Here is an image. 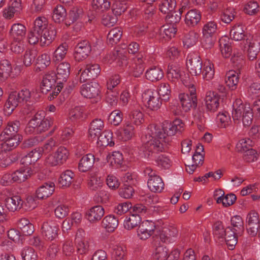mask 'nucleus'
<instances>
[{
  "instance_id": "obj_41",
  "label": "nucleus",
  "mask_w": 260,
  "mask_h": 260,
  "mask_svg": "<svg viewBox=\"0 0 260 260\" xmlns=\"http://www.w3.org/2000/svg\"><path fill=\"white\" fill-rule=\"evenodd\" d=\"M239 77L235 71L231 70L226 73L225 77V83L227 86L232 90L236 88L239 82Z\"/></svg>"
},
{
  "instance_id": "obj_24",
  "label": "nucleus",
  "mask_w": 260,
  "mask_h": 260,
  "mask_svg": "<svg viewBox=\"0 0 260 260\" xmlns=\"http://www.w3.org/2000/svg\"><path fill=\"white\" fill-rule=\"evenodd\" d=\"M246 28L242 24L238 23L234 25L230 31V37L232 40L236 41H244L247 38Z\"/></svg>"
},
{
  "instance_id": "obj_30",
  "label": "nucleus",
  "mask_w": 260,
  "mask_h": 260,
  "mask_svg": "<svg viewBox=\"0 0 260 260\" xmlns=\"http://www.w3.org/2000/svg\"><path fill=\"white\" fill-rule=\"evenodd\" d=\"M105 213L104 209L102 206L97 205L91 207L86 213V217L90 222H94L100 220Z\"/></svg>"
},
{
  "instance_id": "obj_28",
  "label": "nucleus",
  "mask_w": 260,
  "mask_h": 260,
  "mask_svg": "<svg viewBox=\"0 0 260 260\" xmlns=\"http://www.w3.org/2000/svg\"><path fill=\"white\" fill-rule=\"evenodd\" d=\"M95 158L93 154L88 153L83 156L78 164V169L82 172L90 170L93 166Z\"/></svg>"
},
{
  "instance_id": "obj_54",
  "label": "nucleus",
  "mask_w": 260,
  "mask_h": 260,
  "mask_svg": "<svg viewBox=\"0 0 260 260\" xmlns=\"http://www.w3.org/2000/svg\"><path fill=\"white\" fill-rule=\"evenodd\" d=\"M104 184L103 179L96 175L91 176L88 182V186L92 190H97L101 188Z\"/></svg>"
},
{
  "instance_id": "obj_16",
  "label": "nucleus",
  "mask_w": 260,
  "mask_h": 260,
  "mask_svg": "<svg viewBox=\"0 0 260 260\" xmlns=\"http://www.w3.org/2000/svg\"><path fill=\"white\" fill-rule=\"evenodd\" d=\"M245 48L247 46V52L249 60H253L256 58L260 51V42L253 38H247L244 42Z\"/></svg>"
},
{
  "instance_id": "obj_63",
  "label": "nucleus",
  "mask_w": 260,
  "mask_h": 260,
  "mask_svg": "<svg viewBox=\"0 0 260 260\" xmlns=\"http://www.w3.org/2000/svg\"><path fill=\"white\" fill-rule=\"evenodd\" d=\"M55 154L57 159L60 165H62L68 159L69 156V151L64 147H59L55 151Z\"/></svg>"
},
{
  "instance_id": "obj_29",
  "label": "nucleus",
  "mask_w": 260,
  "mask_h": 260,
  "mask_svg": "<svg viewBox=\"0 0 260 260\" xmlns=\"http://www.w3.org/2000/svg\"><path fill=\"white\" fill-rule=\"evenodd\" d=\"M98 138L97 144L100 146L110 147L114 145V142L113 140V133L109 130H106L100 133L96 137Z\"/></svg>"
},
{
  "instance_id": "obj_55",
  "label": "nucleus",
  "mask_w": 260,
  "mask_h": 260,
  "mask_svg": "<svg viewBox=\"0 0 260 260\" xmlns=\"http://www.w3.org/2000/svg\"><path fill=\"white\" fill-rule=\"evenodd\" d=\"M13 174L14 181L18 183L25 181L31 175L29 170L22 169L17 170Z\"/></svg>"
},
{
  "instance_id": "obj_45",
  "label": "nucleus",
  "mask_w": 260,
  "mask_h": 260,
  "mask_svg": "<svg viewBox=\"0 0 260 260\" xmlns=\"http://www.w3.org/2000/svg\"><path fill=\"white\" fill-rule=\"evenodd\" d=\"M68 49V45L66 43L60 45L54 52L53 60L55 62L62 60L66 56Z\"/></svg>"
},
{
  "instance_id": "obj_35",
  "label": "nucleus",
  "mask_w": 260,
  "mask_h": 260,
  "mask_svg": "<svg viewBox=\"0 0 260 260\" xmlns=\"http://www.w3.org/2000/svg\"><path fill=\"white\" fill-rule=\"evenodd\" d=\"M147 185L149 189L154 192H161L164 188V183L159 176L148 179Z\"/></svg>"
},
{
  "instance_id": "obj_15",
  "label": "nucleus",
  "mask_w": 260,
  "mask_h": 260,
  "mask_svg": "<svg viewBox=\"0 0 260 260\" xmlns=\"http://www.w3.org/2000/svg\"><path fill=\"white\" fill-rule=\"evenodd\" d=\"M84 16V11L82 7H73L67 13L65 20V25L69 27L71 24L81 21Z\"/></svg>"
},
{
  "instance_id": "obj_64",
  "label": "nucleus",
  "mask_w": 260,
  "mask_h": 260,
  "mask_svg": "<svg viewBox=\"0 0 260 260\" xmlns=\"http://www.w3.org/2000/svg\"><path fill=\"white\" fill-rule=\"evenodd\" d=\"M37 56V52L35 50H26L24 56L23 63L26 67H28L31 66Z\"/></svg>"
},
{
  "instance_id": "obj_3",
  "label": "nucleus",
  "mask_w": 260,
  "mask_h": 260,
  "mask_svg": "<svg viewBox=\"0 0 260 260\" xmlns=\"http://www.w3.org/2000/svg\"><path fill=\"white\" fill-rule=\"evenodd\" d=\"M52 124L51 119L45 117L44 112H38L28 121L25 132L27 134H41L47 131Z\"/></svg>"
},
{
  "instance_id": "obj_49",
  "label": "nucleus",
  "mask_w": 260,
  "mask_h": 260,
  "mask_svg": "<svg viewBox=\"0 0 260 260\" xmlns=\"http://www.w3.org/2000/svg\"><path fill=\"white\" fill-rule=\"evenodd\" d=\"M231 224L234 228V230L238 234L241 235L244 232V223L242 217L239 215H235L231 218Z\"/></svg>"
},
{
  "instance_id": "obj_7",
  "label": "nucleus",
  "mask_w": 260,
  "mask_h": 260,
  "mask_svg": "<svg viewBox=\"0 0 260 260\" xmlns=\"http://www.w3.org/2000/svg\"><path fill=\"white\" fill-rule=\"evenodd\" d=\"M91 51V44L88 40L80 41L76 45L74 57L76 62H79L85 59Z\"/></svg>"
},
{
  "instance_id": "obj_36",
  "label": "nucleus",
  "mask_w": 260,
  "mask_h": 260,
  "mask_svg": "<svg viewBox=\"0 0 260 260\" xmlns=\"http://www.w3.org/2000/svg\"><path fill=\"white\" fill-rule=\"evenodd\" d=\"M118 219L114 215H109L104 217L102 225L109 232H113L118 225Z\"/></svg>"
},
{
  "instance_id": "obj_14",
  "label": "nucleus",
  "mask_w": 260,
  "mask_h": 260,
  "mask_svg": "<svg viewBox=\"0 0 260 260\" xmlns=\"http://www.w3.org/2000/svg\"><path fill=\"white\" fill-rule=\"evenodd\" d=\"M101 69L99 64L96 63L87 64L86 69L81 74L80 82L95 79L99 75Z\"/></svg>"
},
{
  "instance_id": "obj_33",
  "label": "nucleus",
  "mask_w": 260,
  "mask_h": 260,
  "mask_svg": "<svg viewBox=\"0 0 260 260\" xmlns=\"http://www.w3.org/2000/svg\"><path fill=\"white\" fill-rule=\"evenodd\" d=\"M141 217L139 214L132 213L127 216L124 221V227L127 230H131L137 226H139L141 222Z\"/></svg>"
},
{
  "instance_id": "obj_52",
  "label": "nucleus",
  "mask_w": 260,
  "mask_h": 260,
  "mask_svg": "<svg viewBox=\"0 0 260 260\" xmlns=\"http://www.w3.org/2000/svg\"><path fill=\"white\" fill-rule=\"evenodd\" d=\"M220 51L223 56L225 57H229L232 51V48L231 43L225 38H221L219 41Z\"/></svg>"
},
{
  "instance_id": "obj_43",
  "label": "nucleus",
  "mask_w": 260,
  "mask_h": 260,
  "mask_svg": "<svg viewBox=\"0 0 260 260\" xmlns=\"http://www.w3.org/2000/svg\"><path fill=\"white\" fill-rule=\"evenodd\" d=\"M12 72V67L9 61L3 60L0 62V81L6 80Z\"/></svg>"
},
{
  "instance_id": "obj_56",
  "label": "nucleus",
  "mask_w": 260,
  "mask_h": 260,
  "mask_svg": "<svg viewBox=\"0 0 260 260\" xmlns=\"http://www.w3.org/2000/svg\"><path fill=\"white\" fill-rule=\"evenodd\" d=\"M118 18L112 13L104 14L102 18L101 22L105 26L110 27L113 26L117 22Z\"/></svg>"
},
{
  "instance_id": "obj_40",
  "label": "nucleus",
  "mask_w": 260,
  "mask_h": 260,
  "mask_svg": "<svg viewBox=\"0 0 260 260\" xmlns=\"http://www.w3.org/2000/svg\"><path fill=\"white\" fill-rule=\"evenodd\" d=\"M19 136H13L9 137L8 138H6L5 140H1L4 142L1 144L3 149L7 151L16 148L19 145Z\"/></svg>"
},
{
  "instance_id": "obj_34",
  "label": "nucleus",
  "mask_w": 260,
  "mask_h": 260,
  "mask_svg": "<svg viewBox=\"0 0 260 260\" xmlns=\"http://www.w3.org/2000/svg\"><path fill=\"white\" fill-rule=\"evenodd\" d=\"M75 173L70 170H66L60 175L58 183L62 187H69L74 180Z\"/></svg>"
},
{
  "instance_id": "obj_17",
  "label": "nucleus",
  "mask_w": 260,
  "mask_h": 260,
  "mask_svg": "<svg viewBox=\"0 0 260 260\" xmlns=\"http://www.w3.org/2000/svg\"><path fill=\"white\" fill-rule=\"evenodd\" d=\"M219 100L220 98L215 92H208L204 99L206 110L210 113L216 112L219 106Z\"/></svg>"
},
{
  "instance_id": "obj_53",
  "label": "nucleus",
  "mask_w": 260,
  "mask_h": 260,
  "mask_svg": "<svg viewBox=\"0 0 260 260\" xmlns=\"http://www.w3.org/2000/svg\"><path fill=\"white\" fill-rule=\"evenodd\" d=\"M169 250L164 245L157 246L153 254V260H166Z\"/></svg>"
},
{
  "instance_id": "obj_59",
  "label": "nucleus",
  "mask_w": 260,
  "mask_h": 260,
  "mask_svg": "<svg viewBox=\"0 0 260 260\" xmlns=\"http://www.w3.org/2000/svg\"><path fill=\"white\" fill-rule=\"evenodd\" d=\"M182 11L180 9L178 11L174 10L166 16V19L171 25H175L178 23L181 18Z\"/></svg>"
},
{
  "instance_id": "obj_58",
  "label": "nucleus",
  "mask_w": 260,
  "mask_h": 260,
  "mask_svg": "<svg viewBox=\"0 0 260 260\" xmlns=\"http://www.w3.org/2000/svg\"><path fill=\"white\" fill-rule=\"evenodd\" d=\"M92 7L95 10L104 11L111 7V3L108 0H92Z\"/></svg>"
},
{
  "instance_id": "obj_13",
  "label": "nucleus",
  "mask_w": 260,
  "mask_h": 260,
  "mask_svg": "<svg viewBox=\"0 0 260 260\" xmlns=\"http://www.w3.org/2000/svg\"><path fill=\"white\" fill-rule=\"evenodd\" d=\"M55 78V73L54 72H48L43 76L41 85V91L42 93L46 94L54 89L52 93L55 88L57 89V80Z\"/></svg>"
},
{
  "instance_id": "obj_19",
  "label": "nucleus",
  "mask_w": 260,
  "mask_h": 260,
  "mask_svg": "<svg viewBox=\"0 0 260 260\" xmlns=\"http://www.w3.org/2000/svg\"><path fill=\"white\" fill-rule=\"evenodd\" d=\"M248 108H250L249 104H244L241 99H236L233 104L232 117L234 120H241Z\"/></svg>"
},
{
  "instance_id": "obj_22",
  "label": "nucleus",
  "mask_w": 260,
  "mask_h": 260,
  "mask_svg": "<svg viewBox=\"0 0 260 260\" xmlns=\"http://www.w3.org/2000/svg\"><path fill=\"white\" fill-rule=\"evenodd\" d=\"M5 202L6 208L11 212L19 211L23 208L24 201L19 196L7 197L5 199Z\"/></svg>"
},
{
  "instance_id": "obj_61",
  "label": "nucleus",
  "mask_w": 260,
  "mask_h": 260,
  "mask_svg": "<svg viewBox=\"0 0 260 260\" xmlns=\"http://www.w3.org/2000/svg\"><path fill=\"white\" fill-rule=\"evenodd\" d=\"M123 119V113L119 110L112 111L108 118L109 121L113 125L117 126L121 122Z\"/></svg>"
},
{
  "instance_id": "obj_60",
  "label": "nucleus",
  "mask_w": 260,
  "mask_h": 260,
  "mask_svg": "<svg viewBox=\"0 0 260 260\" xmlns=\"http://www.w3.org/2000/svg\"><path fill=\"white\" fill-rule=\"evenodd\" d=\"M128 119L131 123L139 125L144 121L143 114L140 111H133L129 114Z\"/></svg>"
},
{
  "instance_id": "obj_27",
  "label": "nucleus",
  "mask_w": 260,
  "mask_h": 260,
  "mask_svg": "<svg viewBox=\"0 0 260 260\" xmlns=\"http://www.w3.org/2000/svg\"><path fill=\"white\" fill-rule=\"evenodd\" d=\"M201 14L199 10L191 9L185 15V22L189 27H193L201 21Z\"/></svg>"
},
{
  "instance_id": "obj_18",
  "label": "nucleus",
  "mask_w": 260,
  "mask_h": 260,
  "mask_svg": "<svg viewBox=\"0 0 260 260\" xmlns=\"http://www.w3.org/2000/svg\"><path fill=\"white\" fill-rule=\"evenodd\" d=\"M184 72L177 62H170L168 66L167 76L169 80L175 82L181 78Z\"/></svg>"
},
{
  "instance_id": "obj_32",
  "label": "nucleus",
  "mask_w": 260,
  "mask_h": 260,
  "mask_svg": "<svg viewBox=\"0 0 260 260\" xmlns=\"http://www.w3.org/2000/svg\"><path fill=\"white\" fill-rule=\"evenodd\" d=\"M26 28L21 23H15L12 25L10 34L14 40H22L26 35Z\"/></svg>"
},
{
  "instance_id": "obj_11",
  "label": "nucleus",
  "mask_w": 260,
  "mask_h": 260,
  "mask_svg": "<svg viewBox=\"0 0 260 260\" xmlns=\"http://www.w3.org/2000/svg\"><path fill=\"white\" fill-rule=\"evenodd\" d=\"M260 223V218L258 213L255 210H251L246 217V229L249 235L255 236L257 233L258 224Z\"/></svg>"
},
{
  "instance_id": "obj_21",
  "label": "nucleus",
  "mask_w": 260,
  "mask_h": 260,
  "mask_svg": "<svg viewBox=\"0 0 260 260\" xmlns=\"http://www.w3.org/2000/svg\"><path fill=\"white\" fill-rule=\"evenodd\" d=\"M20 126L19 121L15 120L9 121L7 125L4 128L3 132L0 134V140H3L6 138L14 136H19L17 133Z\"/></svg>"
},
{
  "instance_id": "obj_1",
  "label": "nucleus",
  "mask_w": 260,
  "mask_h": 260,
  "mask_svg": "<svg viewBox=\"0 0 260 260\" xmlns=\"http://www.w3.org/2000/svg\"><path fill=\"white\" fill-rule=\"evenodd\" d=\"M184 130V124L182 120L176 119L173 121L165 120L162 123L161 127L156 124H150L148 128L147 134L142 137V141L157 139L161 140L166 143L168 142L167 136L171 137L176 134H181Z\"/></svg>"
},
{
  "instance_id": "obj_39",
  "label": "nucleus",
  "mask_w": 260,
  "mask_h": 260,
  "mask_svg": "<svg viewBox=\"0 0 260 260\" xmlns=\"http://www.w3.org/2000/svg\"><path fill=\"white\" fill-rule=\"evenodd\" d=\"M145 69V66L142 59L139 57L132 64L130 71L131 75L136 78L140 77Z\"/></svg>"
},
{
  "instance_id": "obj_25",
  "label": "nucleus",
  "mask_w": 260,
  "mask_h": 260,
  "mask_svg": "<svg viewBox=\"0 0 260 260\" xmlns=\"http://www.w3.org/2000/svg\"><path fill=\"white\" fill-rule=\"evenodd\" d=\"M145 76L148 80L152 82H157L164 77V72L160 67L152 66L146 70Z\"/></svg>"
},
{
  "instance_id": "obj_9",
  "label": "nucleus",
  "mask_w": 260,
  "mask_h": 260,
  "mask_svg": "<svg viewBox=\"0 0 260 260\" xmlns=\"http://www.w3.org/2000/svg\"><path fill=\"white\" fill-rule=\"evenodd\" d=\"M59 228L54 220H49L43 223L41 226V234L45 239L52 241L58 236Z\"/></svg>"
},
{
  "instance_id": "obj_5",
  "label": "nucleus",
  "mask_w": 260,
  "mask_h": 260,
  "mask_svg": "<svg viewBox=\"0 0 260 260\" xmlns=\"http://www.w3.org/2000/svg\"><path fill=\"white\" fill-rule=\"evenodd\" d=\"M70 64L67 62H63L58 65L55 73L57 88L48 96L50 101L53 100L61 91L63 83L67 81L70 74Z\"/></svg>"
},
{
  "instance_id": "obj_23",
  "label": "nucleus",
  "mask_w": 260,
  "mask_h": 260,
  "mask_svg": "<svg viewBox=\"0 0 260 260\" xmlns=\"http://www.w3.org/2000/svg\"><path fill=\"white\" fill-rule=\"evenodd\" d=\"M54 190L55 184L53 182H45L36 190V197L39 199H46L51 196Z\"/></svg>"
},
{
  "instance_id": "obj_57",
  "label": "nucleus",
  "mask_w": 260,
  "mask_h": 260,
  "mask_svg": "<svg viewBox=\"0 0 260 260\" xmlns=\"http://www.w3.org/2000/svg\"><path fill=\"white\" fill-rule=\"evenodd\" d=\"M119 93L116 89L109 90L106 93V102L111 107L117 105L118 100Z\"/></svg>"
},
{
  "instance_id": "obj_37",
  "label": "nucleus",
  "mask_w": 260,
  "mask_h": 260,
  "mask_svg": "<svg viewBox=\"0 0 260 260\" xmlns=\"http://www.w3.org/2000/svg\"><path fill=\"white\" fill-rule=\"evenodd\" d=\"M111 6L112 13L117 18L124 13L128 9V5L124 0H113Z\"/></svg>"
},
{
  "instance_id": "obj_12",
  "label": "nucleus",
  "mask_w": 260,
  "mask_h": 260,
  "mask_svg": "<svg viewBox=\"0 0 260 260\" xmlns=\"http://www.w3.org/2000/svg\"><path fill=\"white\" fill-rule=\"evenodd\" d=\"M80 92L81 94L86 98H100V86L96 82H90L82 85Z\"/></svg>"
},
{
  "instance_id": "obj_62",
  "label": "nucleus",
  "mask_w": 260,
  "mask_h": 260,
  "mask_svg": "<svg viewBox=\"0 0 260 260\" xmlns=\"http://www.w3.org/2000/svg\"><path fill=\"white\" fill-rule=\"evenodd\" d=\"M203 77L204 79L209 81L211 80L214 75V70L213 69V64L210 62L205 63L203 66Z\"/></svg>"
},
{
  "instance_id": "obj_2",
  "label": "nucleus",
  "mask_w": 260,
  "mask_h": 260,
  "mask_svg": "<svg viewBox=\"0 0 260 260\" xmlns=\"http://www.w3.org/2000/svg\"><path fill=\"white\" fill-rule=\"evenodd\" d=\"M142 142L143 144L140 147L139 152L141 157L154 160L158 166L165 168L169 167L170 160L169 157L165 154L158 155L159 152L165 150L164 145L160 140L144 139Z\"/></svg>"
},
{
  "instance_id": "obj_26",
  "label": "nucleus",
  "mask_w": 260,
  "mask_h": 260,
  "mask_svg": "<svg viewBox=\"0 0 260 260\" xmlns=\"http://www.w3.org/2000/svg\"><path fill=\"white\" fill-rule=\"evenodd\" d=\"M84 231L82 230H78L75 238L77 250L79 253L82 254L86 253L89 250V242L87 239L82 237Z\"/></svg>"
},
{
  "instance_id": "obj_51",
  "label": "nucleus",
  "mask_w": 260,
  "mask_h": 260,
  "mask_svg": "<svg viewBox=\"0 0 260 260\" xmlns=\"http://www.w3.org/2000/svg\"><path fill=\"white\" fill-rule=\"evenodd\" d=\"M198 34L193 31H190L185 34L183 38V42L184 46L189 48L194 45L198 40Z\"/></svg>"
},
{
  "instance_id": "obj_8",
  "label": "nucleus",
  "mask_w": 260,
  "mask_h": 260,
  "mask_svg": "<svg viewBox=\"0 0 260 260\" xmlns=\"http://www.w3.org/2000/svg\"><path fill=\"white\" fill-rule=\"evenodd\" d=\"M179 99L183 109L187 111L191 108H196L198 105L196 96V89L192 86L188 93H182L179 94Z\"/></svg>"
},
{
  "instance_id": "obj_31",
  "label": "nucleus",
  "mask_w": 260,
  "mask_h": 260,
  "mask_svg": "<svg viewBox=\"0 0 260 260\" xmlns=\"http://www.w3.org/2000/svg\"><path fill=\"white\" fill-rule=\"evenodd\" d=\"M104 127V122L101 119L93 120L90 124L88 132L89 135L92 139H96Z\"/></svg>"
},
{
  "instance_id": "obj_4",
  "label": "nucleus",
  "mask_w": 260,
  "mask_h": 260,
  "mask_svg": "<svg viewBox=\"0 0 260 260\" xmlns=\"http://www.w3.org/2000/svg\"><path fill=\"white\" fill-rule=\"evenodd\" d=\"M31 94L27 88H23L20 91L11 92L5 105V108L11 113L19 106L29 101Z\"/></svg>"
},
{
  "instance_id": "obj_50",
  "label": "nucleus",
  "mask_w": 260,
  "mask_h": 260,
  "mask_svg": "<svg viewBox=\"0 0 260 260\" xmlns=\"http://www.w3.org/2000/svg\"><path fill=\"white\" fill-rule=\"evenodd\" d=\"M159 96L164 100V102H168L170 99L171 88L167 83H161L159 85V90L157 91Z\"/></svg>"
},
{
  "instance_id": "obj_10",
  "label": "nucleus",
  "mask_w": 260,
  "mask_h": 260,
  "mask_svg": "<svg viewBox=\"0 0 260 260\" xmlns=\"http://www.w3.org/2000/svg\"><path fill=\"white\" fill-rule=\"evenodd\" d=\"M186 66L189 73L193 76H198L202 71V61L198 54H193L188 55L186 60Z\"/></svg>"
},
{
  "instance_id": "obj_44",
  "label": "nucleus",
  "mask_w": 260,
  "mask_h": 260,
  "mask_svg": "<svg viewBox=\"0 0 260 260\" xmlns=\"http://www.w3.org/2000/svg\"><path fill=\"white\" fill-rule=\"evenodd\" d=\"M236 12L233 7H229L224 10L221 14V20L226 24L230 23L235 18Z\"/></svg>"
},
{
  "instance_id": "obj_42",
  "label": "nucleus",
  "mask_w": 260,
  "mask_h": 260,
  "mask_svg": "<svg viewBox=\"0 0 260 260\" xmlns=\"http://www.w3.org/2000/svg\"><path fill=\"white\" fill-rule=\"evenodd\" d=\"M22 260H38L37 252L30 246H25L20 251Z\"/></svg>"
},
{
  "instance_id": "obj_48",
  "label": "nucleus",
  "mask_w": 260,
  "mask_h": 260,
  "mask_svg": "<svg viewBox=\"0 0 260 260\" xmlns=\"http://www.w3.org/2000/svg\"><path fill=\"white\" fill-rule=\"evenodd\" d=\"M231 61L233 67L237 70H240L245 64L244 55L241 52H234L233 55L231 57Z\"/></svg>"
},
{
  "instance_id": "obj_6",
  "label": "nucleus",
  "mask_w": 260,
  "mask_h": 260,
  "mask_svg": "<svg viewBox=\"0 0 260 260\" xmlns=\"http://www.w3.org/2000/svg\"><path fill=\"white\" fill-rule=\"evenodd\" d=\"M142 97L147 108L153 111L159 109L164 101L159 96L157 91L152 89L145 90L142 94Z\"/></svg>"
},
{
  "instance_id": "obj_46",
  "label": "nucleus",
  "mask_w": 260,
  "mask_h": 260,
  "mask_svg": "<svg viewBox=\"0 0 260 260\" xmlns=\"http://www.w3.org/2000/svg\"><path fill=\"white\" fill-rule=\"evenodd\" d=\"M176 6L175 0H164L159 5V9L163 14L168 15L175 10Z\"/></svg>"
},
{
  "instance_id": "obj_47",
  "label": "nucleus",
  "mask_w": 260,
  "mask_h": 260,
  "mask_svg": "<svg viewBox=\"0 0 260 260\" xmlns=\"http://www.w3.org/2000/svg\"><path fill=\"white\" fill-rule=\"evenodd\" d=\"M122 32L117 28L111 29L107 35L108 43L112 46L118 43L121 38Z\"/></svg>"
},
{
  "instance_id": "obj_20",
  "label": "nucleus",
  "mask_w": 260,
  "mask_h": 260,
  "mask_svg": "<svg viewBox=\"0 0 260 260\" xmlns=\"http://www.w3.org/2000/svg\"><path fill=\"white\" fill-rule=\"evenodd\" d=\"M57 31L56 27L49 24L41 33V46H47L49 45L55 39L56 36Z\"/></svg>"
},
{
  "instance_id": "obj_38",
  "label": "nucleus",
  "mask_w": 260,
  "mask_h": 260,
  "mask_svg": "<svg viewBox=\"0 0 260 260\" xmlns=\"http://www.w3.org/2000/svg\"><path fill=\"white\" fill-rule=\"evenodd\" d=\"M67 15L66 9L62 6L57 5L53 10L52 17L55 23H60L63 21L65 22Z\"/></svg>"
}]
</instances>
